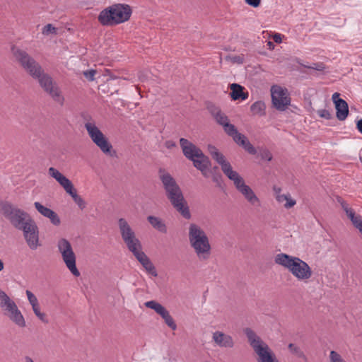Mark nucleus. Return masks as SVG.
I'll return each instance as SVG.
<instances>
[{"label":"nucleus","instance_id":"1","mask_svg":"<svg viewBox=\"0 0 362 362\" xmlns=\"http://www.w3.org/2000/svg\"><path fill=\"white\" fill-rule=\"evenodd\" d=\"M159 179L163 184L165 194L173 207L185 219L191 218V213L184 194L175 178L164 168L158 170Z\"/></svg>","mask_w":362,"mask_h":362},{"label":"nucleus","instance_id":"2","mask_svg":"<svg viewBox=\"0 0 362 362\" xmlns=\"http://www.w3.org/2000/svg\"><path fill=\"white\" fill-rule=\"evenodd\" d=\"M274 262L287 269L299 281H307L312 276L311 268L299 257L279 253L274 257Z\"/></svg>","mask_w":362,"mask_h":362},{"label":"nucleus","instance_id":"3","mask_svg":"<svg viewBox=\"0 0 362 362\" xmlns=\"http://www.w3.org/2000/svg\"><path fill=\"white\" fill-rule=\"evenodd\" d=\"M132 13V8L128 4H115L102 10L98 21L103 26H113L129 20Z\"/></svg>","mask_w":362,"mask_h":362},{"label":"nucleus","instance_id":"4","mask_svg":"<svg viewBox=\"0 0 362 362\" xmlns=\"http://www.w3.org/2000/svg\"><path fill=\"white\" fill-rule=\"evenodd\" d=\"M189 241L197 256L201 260H206L211 255V245L204 230L197 224L191 223L189 227Z\"/></svg>","mask_w":362,"mask_h":362},{"label":"nucleus","instance_id":"5","mask_svg":"<svg viewBox=\"0 0 362 362\" xmlns=\"http://www.w3.org/2000/svg\"><path fill=\"white\" fill-rule=\"evenodd\" d=\"M0 213L18 230L22 229L33 220L26 211L8 201L0 200Z\"/></svg>","mask_w":362,"mask_h":362},{"label":"nucleus","instance_id":"6","mask_svg":"<svg viewBox=\"0 0 362 362\" xmlns=\"http://www.w3.org/2000/svg\"><path fill=\"white\" fill-rule=\"evenodd\" d=\"M244 333L250 345L257 355V362H278L275 354L268 344L263 341L252 329L245 328Z\"/></svg>","mask_w":362,"mask_h":362},{"label":"nucleus","instance_id":"7","mask_svg":"<svg viewBox=\"0 0 362 362\" xmlns=\"http://www.w3.org/2000/svg\"><path fill=\"white\" fill-rule=\"evenodd\" d=\"M34 79L37 80L40 87L45 92L49 94L55 102L61 105L64 104V98L59 87L48 74H46L43 70L42 73H40V76H39V77H35Z\"/></svg>","mask_w":362,"mask_h":362},{"label":"nucleus","instance_id":"8","mask_svg":"<svg viewBox=\"0 0 362 362\" xmlns=\"http://www.w3.org/2000/svg\"><path fill=\"white\" fill-rule=\"evenodd\" d=\"M57 246L67 268L74 276H79L81 274L76 265V255L69 241L65 238H62L58 241Z\"/></svg>","mask_w":362,"mask_h":362},{"label":"nucleus","instance_id":"9","mask_svg":"<svg viewBox=\"0 0 362 362\" xmlns=\"http://www.w3.org/2000/svg\"><path fill=\"white\" fill-rule=\"evenodd\" d=\"M85 128L91 140L100 148L102 152L105 154H110L112 146L95 124L94 123L87 122L85 124Z\"/></svg>","mask_w":362,"mask_h":362},{"label":"nucleus","instance_id":"10","mask_svg":"<svg viewBox=\"0 0 362 362\" xmlns=\"http://www.w3.org/2000/svg\"><path fill=\"white\" fill-rule=\"evenodd\" d=\"M272 103L274 108L279 111H284L291 105V98L286 88L278 85L271 88Z\"/></svg>","mask_w":362,"mask_h":362},{"label":"nucleus","instance_id":"11","mask_svg":"<svg viewBox=\"0 0 362 362\" xmlns=\"http://www.w3.org/2000/svg\"><path fill=\"white\" fill-rule=\"evenodd\" d=\"M118 226L121 237L128 250L135 246H139V244H141L140 240L136 237L134 231L125 218H120L118 220Z\"/></svg>","mask_w":362,"mask_h":362},{"label":"nucleus","instance_id":"12","mask_svg":"<svg viewBox=\"0 0 362 362\" xmlns=\"http://www.w3.org/2000/svg\"><path fill=\"white\" fill-rule=\"evenodd\" d=\"M23 232L24 238L28 247L34 250L41 244L39 243V230L35 221L33 219L27 225L20 229Z\"/></svg>","mask_w":362,"mask_h":362},{"label":"nucleus","instance_id":"13","mask_svg":"<svg viewBox=\"0 0 362 362\" xmlns=\"http://www.w3.org/2000/svg\"><path fill=\"white\" fill-rule=\"evenodd\" d=\"M145 306L148 308L153 310L157 314L160 315L166 325L173 330H175L177 329V325L170 315L169 312L160 303L155 300H150L145 303Z\"/></svg>","mask_w":362,"mask_h":362},{"label":"nucleus","instance_id":"14","mask_svg":"<svg viewBox=\"0 0 362 362\" xmlns=\"http://www.w3.org/2000/svg\"><path fill=\"white\" fill-rule=\"evenodd\" d=\"M180 145L184 156L189 160H193L203 153L199 147L187 139L181 138Z\"/></svg>","mask_w":362,"mask_h":362},{"label":"nucleus","instance_id":"15","mask_svg":"<svg viewBox=\"0 0 362 362\" xmlns=\"http://www.w3.org/2000/svg\"><path fill=\"white\" fill-rule=\"evenodd\" d=\"M191 161L193 162L194 166L197 170H200L204 177H208L206 170L211 167V162L207 156H206L204 153H202L201 155L194 158Z\"/></svg>","mask_w":362,"mask_h":362},{"label":"nucleus","instance_id":"16","mask_svg":"<svg viewBox=\"0 0 362 362\" xmlns=\"http://www.w3.org/2000/svg\"><path fill=\"white\" fill-rule=\"evenodd\" d=\"M11 52L14 59V61L17 62L21 66H23L26 62L33 57L25 49L16 45L11 46Z\"/></svg>","mask_w":362,"mask_h":362},{"label":"nucleus","instance_id":"17","mask_svg":"<svg viewBox=\"0 0 362 362\" xmlns=\"http://www.w3.org/2000/svg\"><path fill=\"white\" fill-rule=\"evenodd\" d=\"M33 78L39 77L44 70L42 66L33 58H30L21 66Z\"/></svg>","mask_w":362,"mask_h":362},{"label":"nucleus","instance_id":"18","mask_svg":"<svg viewBox=\"0 0 362 362\" xmlns=\"http://www.w3.org/2000/svg\"><path fill=\"white\" fill-rule=\"evenodd\" d=\"M213 339L221 347L232 348L234 346L233 338L221 332H216L213 334Z\"/></svg>","mask_w":362,"mask_h":362},{"label":"nucleus","instance_id":"19","mask_svg":"<svg viewBox=\"0 0 362 362\" xmlns=\"http://www.w3.org/2000/svg\"><path fill=\"white\" fill-rule=\"evenodd\" d=\"M49 175L54 178L59 185L66 191L70 187L73 185L71 180H69L66 176L62 174L58 170L53 167H50L48 169Z\"/></svg>","mask_w":362,"mask_h":362},{"label":"nucleus","instance_id":"20","mask_svg":"<svg viewBox=\"0 0 362 362\" xmlns=\"http://www.w3.org/2000/svg\"><path fill=\"white\" fill-rule=\"evenodd\" d=\"M230 96L233 100H245L247 99L249 94L247 92H245V88L238 83H232L230 85Z\"/></svg>","mask_w":362,"mask_h":362},{"label":"nucleus","instance_id":"21","mask_svg":"<svg viewBox=\"0 0 362 362\" xmlns=\"http://www.w3.org/2000/svg\"><path fill=\"white\" fill-rule=\"evenodd\" d=\"M334 105L337 118L340 121L345 120L349 115L348 103L343 99L342 100H337Z\"/></svg>","mask_w":362,"mask_h":362},{"label":"nucleus","instance_id":"22","mask_svg":"<svg viewBox=\"0 0 362 362\" xmlns=\"http://www.w3.org/2000/svg\"><path fill=\"white\" fill-rule=\"evenodd\" d=\"M224 174L229 180L233 182V184L238 191L242 187V186L245 185L243 178L238 172L233 170L232 168L225 172Z\"/></svg>","mask_w":362,"mask_h":362},{"label":"nucleus","instance_id":"23","mask_svg":"<svg viewBox=\"0 0 362 362\" xmlns=\"http://www.w3.org/2000/svg\"><path fill=\"white\" fill-rule=\"evenodd\" d=\"M6 314L8 316L9 319L18 326L21 327L25 326V319L18 307H16V310H12V311L7 312Z\"/></svg>","mask_w":362,"mask_h":362},{"label":"nucleus","instance_id":"24","mask_svg":"<svg viewBox=\"0 0 362 362\" xmlns=\"http://www.w3.org/2000/svg\"><path fill=\"white\" fill-rule=\"evenodd\" d=\"M238 192H240L250 204H255L256 202H259V199L253 190L246 184L242 186Z\"/></svg>","mask_w":362,"mask_h":362},{"label":"nucleus","instance_id":"25","mask_svg":"<svg viewBox=\"0 0 362 362\" xmlns=\"http://www.w3.org/2000/svg\"><path fill=\"white\" fill-rule=\"evenodd\" d=\"M147 220L153 228L163 233H167V227L161 218L154 216H148L147 217Z\"/></svg>","mask_w":362,"mask_h":362},{"label":"nucleus","instance_id":"26","mask_svg":"<svg viewBox=\"0 0 362 362\" xmlns=\"http://www.w3.org/2000/svg\"><path fill=\"white\" fill-rule=\"evenodd\" d=\"M66 192L69 194L74 201V202L78 205V206L83 210L86 208V204L83 199L78 195L76 189L74 188V185L70 187Z\"/></svg>","mask_w":362,"mask_h":362},{"label":"nucleus","instance_id":"27","mask_svg":"<svg viewBox=\"0 0 362 362\" xmlns=\"http://www.w3.org/2000/svg\"><path fill=\"white\" fill-rule=\"evenodd\" d=\"M130 252L133 253L136 259L140 262L141 265H143L149 258L148 256L142 251L141 244H139V246H135L129 250Z\"/></svg>","mask_w":362,"mask_h":362},{"label":"nucleus","instance_id":"28","mask_svg":"<svg viewBox=\"0 0 362 362\" xmlns=\"http://www.w3.org/2000/svg\"><path fill=\"white\" fill-rule=\"evenodd\" d=\"M250 111L255 115L264 116L266 115V105L264 102L258 100L250 106Z\"/></svg>","mask_w":362,"mask_h":362},{"label":"nucleus","instance_id":"29","mask_svg":"<svg viewBox=\"0 0 362 362\" xmlns=\"http://www.w3.org/2000/svg\"><path fill=\"white\" fill-rule=\"evenodd\" d=\"M212 158L221 165L223 173L232 168L230 163L226 160L225 156L221 152L215 154Z\"/></svg>","mask_w":362,"mask_h":362},{"label":"nucleus","instance_id":"30","mask_svg":"<svg viewBox=\"0 0 362 362\" xmlns=\"http://www.w3.org/2000/svg\"><path fill=\"white\" fill-rule=\"evenodd\" d=\"M288 348L292 354L296 356L298 358L303 359L305 362H308V358H307L306 356L305 355V354L300 349V347H298V346H296V344H294L293 343H290L288 345Z\"/></svg>","mask_w":362,"mask_h":362},{"label":"nucleus","instance_id":"31","mask_svg":"<svg viewBox=\"0 0 362 362\" xmlns=\"http://www.w3.org/2000/svg\"><path fill=\"white\" fill-rule=\"evenodd\" d=\"M223 127L225 132L228 136H232L233 140L234 138H235V136H237V134H240V132H238L235 125L230 124V122L226 123Z\"/></svg>","mask_w":362,"mask_h":362},{"label":"nucleus","instance_id":"32","mask_svg":"<svg viewBox=\"0 0 362 362\" xmlns=\"http://www.w3.org/2000/svg\"><path fill=\"white\" fill-rule=\"evenodd\" d=\"M34 206L37 211L45 217H47L50 215L53 210L43 206L40 202H35Z\"/></svg>","mask_w":362,"mask_h":362},{"label":"nucleus","instance_id":"33","mask_svg":"<svg viewBox=\"0 0 362 362\" xmlns=\"http://www.w3.org/2000/svg\"><path fill=\"white\" fill-rule=\"evenodd\" d=\"M33 310L35 313V315L43 322L48 323V320L47 318V316L45 313H42L40 311V305L39 303L36 304L35 305L32 306Z\"/></svg>","mask_w":362,"mask_h":362},{"label":"nucleus","instance_id":"34","mask_svg":"<svg viewBox=\"0 0 362 362\" xmlns=\"http://www.w3.org/2000/svg\"><path fill=\"white\" fill-rule=\"evenodd\" d=\"M259 155L261 159L267 160V161H271L273 158L272 154L270 152V151L269 149H267L266 148H263V147L259 148Z\"/></svg>","mask_w":362,"mask_h":362},{"label":"nucleus","instance_id":"35","mask_svg":"<svg viewBox=\"0 0 362 362\" xmlns=\"http://www.w3.org/2000/svg\"><path fill=\"white\" fill-rule=\"evenodd\" d=\"M142 266L144 267V269L146 270V272L149 274H151L153 276H158V273H157V271L156 269V267L153 265V264L151 262L150 259H148V261H146Z\"/></svg>","mask_w":362,"mask_h":362},{"label":"nucleus","instance_id":"36","mask_svg":"<svg viewBox=\"0 0 362 362\" xmlns=\"http://www.w3.org/2000/svg\"><path fill=\"white\" fill-rule=\"evenodd\" d=\"M13 301L9 296L1 289H0V307L2 309L9 303Z\"/></svg>","mask_w":362,"mask_h":362},{"label":"nucleus","instance_id":"37","mask_svg":"<svg viewBox=\"0 0 362 362\" xmlns=\"http://www.w3.org/2000/svg\"><path fill=\"white\" fill-rule=\"evenodd\" d=\"M238 145L242 146L243 148H245V146L247 144V143L249 142V140L247 139V138L242 134L241 133L240 134H237V136H235V138H234V140H233Z\"/></svg>","mask_w":362,"mask_h":362},{"label":"nucleus","instance_id":"38","mask_svg":"<svg viewBox=\"0 0 362 362\" xmlns=\"http://www.w3.org/2000/svg\"><path fill=\"white\" fill-rule=\"evenodd\" d=\"M226 61H230L233 64H242L244 63V56L241 55H228L226 57Z\"/></svg>","mask_w":362,"mask_h":362},{"label":"nucleus","instance_id":"39","mask_svg":"<svg viewBox=\"0 0 362 362\" xmlns=\"http://www.w3.org/2000/svg\"><path fill=\"white\" fill-rule=\"evenodd\" d=\"M214 119H215L216 122L218 124L221 125L222 127H223L226 123H228L229 122L228 117L226 115V114L222 112V111L221 112H219V114H218L214 117Z\"/></svg>","mask_w":362,"mask_h":362},{"label":"nucleus","instance_id":"40","mask_svg":"<svg viewBox=\"0 0 362 362\" xmlns=\"http://www.w3.org/2000/svg\"><path fill=\"white\" fill-rule=\"evenodd\" d=\"M47 218H48L51 223L54 226H59L61 223V220L57 214L52 211V212L50 214L49 216H48Z\"/></svg>","mask_w":362,"mask_h":362},{"label":"nucleus","instance_id":"41","mask_svg":"<svg viewBox=\"0 0 362 362\" xmlns=\"http://www.w3.org/2000/svg\"><path fill=\"white\" fill-rule=\"evenodd\" d=\"M57 28L54 27L52 24L46 25L42 29V34L45 35H48L49 34H56Z\"/></svg>","mask_w":362,"mask_h":362},{"label":"nucleus","instance_id":"42","mask_svg":"<svg viewBox=\"0 0 362 362\" xmlns=\"http://www.w3.org/2000/svg\"><path fill=\"white\" fill-rule=\"evenodd\" d=\"M330 362H346L335 351H331L329 354Z\"/></svg>","mask_w":362,"mask_h":362},{"label":"nucleus","instance_id":"43","mask_svg":"<svg viewBox=\"0 0 362 362\" xmlns=\"http://www.w3.org/2000/svg\"><path fill=\"white\" fill-rule=\"evenodd\" d=\"M26 295L30 304L33 306L38 303L36 296L29 290L26 291Z\"/></svg>","mask_w":362,"mask_h":362},{"label":"nucleus","instance_id":"44","mask_svg":"<svg viewBox=\"0 0 362 362\" xmlns=\"http://www.w3.org/2000/svg\"><path fill=\"white\" fill-rule=\"evenodd\" d=\"M303 66L308 69H314V70H317V71H324L325 69V64L321 62L320 63H314L311 66H305V65H303Z\"/></svg>","mask_w":362,"mask_h":362},{"label":"nucleus","instance_id":"45","mask_svg":"<svg viewBox=\"0 0 362 362\" xmlns=\"http://www.w3.org/2000/svg\"><path fill=\"white\" fill-rule=\"evenodd\" d=\"M318 115L322 117L325 118L326 119H330L332 118V114L330 112L325 109H321L317 110Z\"/></svg>","mask_w":362,"mask_h":362},{"label":"nucleus","instance_id":"46","mask_svg":"<svg viewBox=\"0 0 362 362\" xmlns=\"http://www.w3.org/2000/svg\"><path fill=\"white\" fill-rule=\"evenodd\" d=\"M207 108L214 118L221 112V109L213 104H210L207 106Z\"/></svg>","mask_w":362,"mask_h":362},{"label":"nucleus","instance_id":"47","mask_svg":"<svg viewBox=\"0 0 362 362\" xmlns=\"http://www.w3.org/2000/svg\"><path fill=\"white\" fill-rule=\"evenodd\" d=\"M213 181L216 183L217 186L221 187L223 183V178L221 173H214L212 177Z\"/></svg>","mask_w":362,"mask_h":362},{"label":"nucleus","instance_id":"48","mask_svg":"<svg viewBox=\"0 0 362 362\" xmlns=\"http://www.w3.org/2000/svg\"><path fill=\"white\" fill-rule=\"evenodd\" d=\"M245 151L251 155H255L257 153V149L253 146V145L249 141L247 144L244 148Z\"/></svg>","mask_w":362,"mask_h":362},{"label":"nucleus","instance_id":"49","mask_svg":"<svg viewBox=\"0 0 362 362\" xmlns=\"http://www.w3.org/2000/svg\"><path fill=\"white\" fill-rule=\"evenodd\" d=\"M96 74V71L93 69L87 70L83 72V75L86 76L87 79L89 81H93L94 80V75Z\"/></svg>","mask_w":362,"mask_h":362},{"label":"nucleus","instance_id":"50","mask_svg":"<svg viewBox=\"0 0 362 362\" xmlns=\"http://www.w3.org/2000/svg\"><path fill=\"white\" fill-rule=\"evenodd\" d=\"M17 305L15 303V302L13 300L11 303H9L7 305H6L4 308H2L4 311L7 312L12 311V310H16Z\"/></svg>","mask_w":362,"mask_h":362},{"label":"nucleus","instance_id":"51","mask_svg":"<svg viewBox=\"0 0 362 362\" xmlns=\"http://www.w3.org/2000/svg\"><path fill=\"white\" fill-rule=\"evenodd\" d=\"M245 3L249 6L257 8L261 4V0H245Z\"/></svg>","mask_w":362,"mask_h":362},{"label":"nucleus","instance_id":"52","mask_svg":"<svg viewBox=\"0 0 362 362\" xmlns=\"http://www.w3.org/2000/svg\"><path fill=\"white\" fill-rule=\"evenodd\" d=\"M336 199L337 202L340 204L344 211H346L348 208H349V204L342 199V197L337 196Z\"/></svg>","mask_w":362,"mask_h":362},{"label":"nucleus","instance_id":"53","mask_svg":"<svg viewBox=\"0 0 362 362\" xmlns=\"http://www.w3.org/2000/svg\"><path fill=\"white\" fill-rule=\"evenodd\" d=\"M208 151H209L210 155L211 156V157H213L215 154H216L219 152L218 150L216 148V147L213 145L208 146Z\"/></svg>","mask_w":362,"mask_h":362},{"label":"nucleus","instance_id":"54","mask_svg":"<svg viewBox=\"0 0 362 362\" xmlns=\"http://www.w3.org/2000/svg\"><path fill=\"white\" fill-rule=\"evenodd\" d=\"M286 203L285 204L284 206L287 209L293 207L296 204V201L289 198V196L287 197Z\"/></svg>","mask_w":362,"mask_h":362},{"label":"nucleus","instance_id":"55","mask_svg":"<svg viewBox=\"0 0 362 362\" xmlns=\"http://www.w3.org/2000/svg\"><path fill=\"white\" fill-rule=\"evenodd\" d=\"M347 215V216L350 218V220L353 219L356 216L355 212L351 208H348L346 211H344Z\"/></svg>","mask_w":362,"mask_h":362},{"label":"nucleus","instance_id":"56","mask_svg":"<svg viewBox=\"0 0 362 362\" xmlns=\"http://www.w3.org/2000/svg\"><path fill=\"white\" fill-rule=\"evenodd\" d=\"M272 38L274 41L276 43H281V35L279 33H275L273 35Z\"/></svg>","mask_w":362,"mask_h":362},{"label":"nucleus","instance_id":"57","mask_svg":"<svg viewBox=\"0 0 362 362\" xmlns=\"http://www.w3.org/2000/svg\"><path fill=\"white\" fill-rule=\"evenodd\" d=\"M339 96H340V94L339 93H334L332 95V101H333L334 105H335V103L337 102V100H343V99L340 98Z\"/></svg>","mask_w":362,"mask_h":362},{"label":"nucleus","instance_id":"58","mask_svg":"<svg viewBox=\"0 0 362 362\" xmlns=\"http://www.w3.org/2000/svg\"><path fill=\"white\" fill-rule=\"evenodd\" d=\"M356 129L361 134H362V119H360L356 122Z\"/></svg>","mask_w":362,"mask_h":362},{"label":"nucleus","instance_id":"59","mask_svg":"<svg viewBox=\"0 0 362 362\" xmlns=\"http://www.w3.org/2000/svg\"><path fill=\"white\" fill-rule=\"evenodd\" d=\"M165 146L168 148H170L172 147H174L175 146V142L172 141H167L165 142Z\"/></svg>","mask_w":362,"mask_h":362},{"label":"nucleus","instance_id":"60","mask_svg":"<svg viewBox=\"0 0 362 362\" xmlns=\"http://www.w3.org/2000/svg\"><path fill=\"white\" fill-rule=\"evenodd\" d=\"M288 197V195H286V194L279 195L277 197V199L279 202H283L284 200L287 199Z\"/></svg>","mask_w":362,"mask_h":362},{"label":"nucleus","instance_id":"61","mask_svg":"<svg viewBox=\"0 0 362 362\" xmlns=\"http://www.w3.org/2000/svg\"><path fill=\"white\" fill-rule=\"evenodd\" d=\"M267 45H268V46L269 47V49H273L274 48V43H273L272 42L269 41V42H267Z\"/></svg>","mask_w":362,"mask_h":362},{"label":"nucleus","instance_id":"62","mask_svg":"<svg viewBox=\"0 0 362 362\" xmlns=\"http://www.w3.org/2000/svg\"><path fill=\"white\" fill-rule=\"evenodd\" d=\"M25 362H35V361L30 356H25Z\"/></svg>","mask_w":362,"mask_h":362},{"label":"nucleus","instance_id":"63","mask_svg":"<svg viewBox=\"0 0 362 362\" xmlns=\"http://www.w3.org/2000/svg\"><path fill=\"white\" fill-rule=\"evenodd\" d=\"M4 268V264L3 261L0 259V272H1Z\"/></svg>","mask_w":362,"mask_h":362},{"label":"nucleus","instance_id":"64","mask_svg":"<svg viewBox=\"0 0 362 362\" xmlns=\"http://www.w3.org/2000/svg\"><path fill=\"white\" fill-rule=\"evenodd\" d=\"M218 170V168L217 166H215L213 168V170H211V173L214 175L215 172H216Z\"/></svg>","mask_w":362,"mask_h":362}]
</instances>
